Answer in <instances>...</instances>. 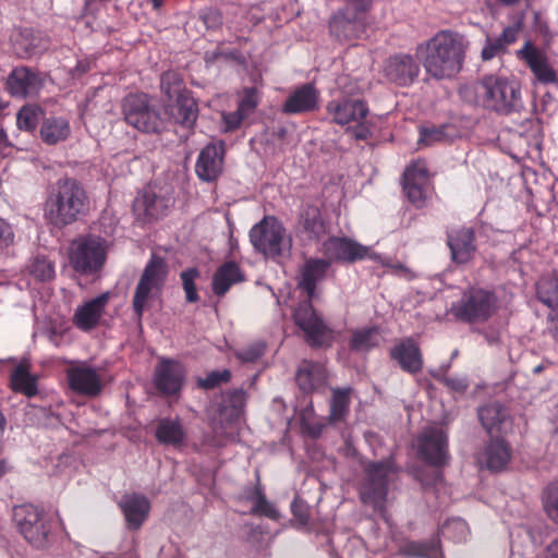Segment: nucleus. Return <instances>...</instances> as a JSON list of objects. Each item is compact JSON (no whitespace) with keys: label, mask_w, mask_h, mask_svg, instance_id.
I'll list each match as a JSON object with an SVG mask.
<instances>
[{"label":"nucleus","mask_w":558,"mask_h":558,"mask_svg":"<svg viewBox=\"0 0 558 558\" xmlns=\"http://www.w3.org/2000/svg\"><path fill=\"white\" fill-rule=\"evenodd\" d=\"M112 298L110 291H105L99 295L84 301L78 305L73 314V325L82 331L95 329L106 313V308Z\"/></svg>","instance_id":"18"},{"label":"nucleus","mask_w":558,"mask_h":558,"mask_svg":"<svg viewBox=\"0 0 558 558\" xmlns=\"http://www.w3.org/2000/svg\"><path fill=\"white\" fill-rule=\"evenodd\" d=\"M259 104V95L256 87H245L244 96L239 102L238 109L246 117L254 111Z\"/></svg>","instance_id":"55"},{"label":"nucleus","mask_w":558,"mask_h":558,"mask_svg":"<svg viewBox=\"0 0 558 558\" xmlns=\"http://www.w3.org/2000/svg\"><path fill=\"white\" fill-rule=\"evenodd\" d=\"M171 204V197L158 195L153 185H147L135 197L133 211L138 220L149 222L163 217Z\"/></svg>","instance_id":"17"},{"label":"nucleus","mask_w":558,"mask_h":558,"mask_svg":"<svg viewBox=\"0 0 558 558\" xmlns=\"http://www.w3.org/2000/svg\"><path fill=\"white\" fill-rule=\"evenodd\" d=\"M159 292V289L149 287L146 283L138 281L132 301V308L138 322L142 320L144 312L147 310L149 302Z\"/></svg>","instance_id":"46"},{"label":"nucleus","mask_w":558,"mask_h":558,"mask_svg":"<svg viewBox=\"0 0 558 558\" xmlns=\"http://www.w3.org/2000/svg\"><path fill=\"white\" fill-rule=\"evenodd\" d=\"M380 331L377 326H369L352 331L350 349L355 352H368L379 345Z\"/></svg>","instance_id":"39"},{"label":"nucleus","mask_w":558,"mask_h":558,"mask_svg":"<svg viewBox=\"0 0 558 558\" xmlns=\"http://www.w3.org/2000/svg\"><path fill=\"white\" fill-rule=\"evenodd\" d=\"M246 116L240 111L239 109H236L235 111L233 112H225L222 113V121H223V130L226 132H231V131H234L236 129L240 128L243 119L245 118Z\"/></svg>","instance_id":"61"},{"label":"nucleus","mask_w":558,"mask_h":558,"mask_svg":"<svg viewBox=\"0 0 558 558\" xmlns=\"http://www.w3.org/2000/svg\"><path fill=\"white\" fill-rule=\"evenodd\" d=\"M182 280L185 299L189 303H195L199 300L195 280L199 277V271L195 267L183 270L180 275Z\"/></svg>","instance_id":"51"},{"label":"nucleus","mask_w":558,"mask_h":558,"mask_svg":"<svg viewBox=\"0 0 558 558\" xmlns=\"http://www.w3.org/2000/svg\"><path fill=\"white\" fill-rule=\"evenodd\" d=\"M420 73V66L410 54L391 57L386 65L387 77L400 86H408L414 82Z\"/></svg>","instance_id":"27"},{"label":"nucleus","mask_w":558,"mask_h":558,"mask_svg":"<svg viewBox=\"0 0 558 558\" xmlns=\"http://www.w3.org/2000/svg\"><path fill=\"white\" fill-rule=\"evenodd\" d=\"M168 119L184 128H192L198 117V105L192 93L181 96L166 105Z\"/></svg>","instance_id":"30"},{"label":"nucleus","mask_w":558,"mask_h":558,"mask_svg":"<svg viewBox=\"0 0 558 558\" xmlns=\"http://www.w3.org/2000/svg\"><path fill=\"white\" fill-rule=\"evenodd\" d=\"M89 198L84 186L74 178H61L49 190L44 205L45 219L62 228L85 216Z\"/></svg>","instance_id":"2"},{"label":"nucleus","mask_w":558,"mask_h":558,"mask_svg":"<svg viewBox=\"0 0 558 558\" xmlns=\"http://www.w3.org/2000/svg\"><path fill=\"white\" fill-rule=\"evenodd\" d=\"M14 53L21 59L32 58L46 51L49 40L40 32L23 28L11 37Z\"/></svg>","instance_id":"24"},{"label":"nucleus","mask_w":558,"mask_h":558,"mask_svg":"<svg viewBox=\"0 0 558 558\" xmlns=\"http://www.w3.org/2000/svg\"><path fill=\"white\" fill-rule=\"evenodd\" d=\"M319 92L312 83H305L287 97L282 112L286 114H302L317 109Z\"/></svg>","instance_id":"25"},{"label":"nucleus","mask_w":558,"mask_h":558,"mask_svg":"<svg viewBox=\"0 0 558 558\" xmlns=\"http://www.w3.org/2000/svg\"><path fill=\"white\" fill-rule=\"evenodd\" d=\"M70 134V122L62 117L46 118L40 126V138L47 145H57L64 142Z\"/></svg>","instance_id":"37"},{"label":"nucleus","mask_w":558,"mask_h":558,"mask_svg":"<svg viewBox=\"0 0 558 558\" xmlns=\"http://www.w3.org/2000/svg\"><path fill=\"white\" fill-rule=\"evenodd\" d=\"M448 246L451 253V259L456 264H466L476 251L475 232L472 228H460L448 232Z\"/></svg>","instance_id":"26"},{"label":"nucleus","mask_w":558,"mask_h":558,"mask_svg":"<svg viewBox=\"0 0 558 558\" xmlns=\"http://www.w3.org/2000/svg\"><path fill=\"white\" fill-rule=\"evenodd\" d=\"M291 511L298 522L304 526L308 523L310 512L307 505L298 497L291 502Z\"/></svg>","instance_id":"59"},{"label":"nucleus","mask_w":558,"mask_h":558,"mask_svg":"<svg viewBox=\"0 0 558 558\" xmlns=\"http://www.w3.org/2000/svg\"><path fill=\"white\" fill-rule=\"evenodd\" d=\"M329 268L330 265L324 257H312L305 260L299 274L298 286L307 298L299 303L293 318L296 326L304 332L306 342L312 347L323 345L329 332L327 325L312 304L317 283L326 278Z\"/></svg>","instance_id":"1"},{"label":"nucleus","mask_w":558,"mask_h":558,"mask_svg":"<svg viewBox=\"0 0 558 558\" xmlns=\"http://www.w3.org/2000/svg\"><path fill=\"white\" fill-rule=\"evenodd\" d=\"M354 126H349L347 132H349L352 137L356 141H366L373 136L372 123L366 121L365 119L354 122Z\"/></svg>","instance_id":"58"},{"label":"nucleus","mask_w":558,"mask_h":558,"mask_svg":"<svg viewBox=\"0 0 558 558\" xmlns=\"http://www.w3.org/2000/svg\"><path fill=\"white\" fill-rule=\"evenodd\" d=\"M246 392L242 388L226 390L218 404L220 416L227 422L238 421L244 412Z\"/></svg>","instance_id":"35"},{"label":"nucleus","mask_w":558,"mask_h":558,"mask_svg":"<svg viewBox=\"0 0 558 558\" xmlns=\"http://www.w3.org/2000/svg\"><path fill=\"white\" fill-rule=\"evenodd\" d=\"M246 499L253 504V513L267 517L271 520L279 519L280 513L278 509L274 504L267 500L263 489L259 486H256L246 492Z\"/></svg>","instance_id":"44"},{"label":"nucleus","mask_w":558,"mask_h":558,"mask_svg":"<svg viewBox=\"0 0 558 558\" xmlns=\"http://www.w3.org/2000/svg\"><path fill=\"white\" fill-rule=\"evenodd\" d=\"M389 356L399 367L409 374H417L423 369L424 360L418 342L412 337L397 341L389 350Z\"/></svg>","instance_id":"21"},{"label":"nucleus","mask_w":558,"mask_h":558,"mask_svg":"<svg viewBox=\"0 0 558 558\" xmlns=\"http://www.w3.org/2000/svg\"><path fill=\"white\" fill-rule=\"evenodd\" d=\"M352 389L345 388H333L329 404V420L332 423L340 422L347 417L350 412L351 395Z\"/></svg>","instance_id":"42"},{"label":"nucleus","mask_w":558,"mask_h":558,"mask_svg":"<svg viewBox=\"0 0 558 558\" xmlns=\"http://www.w3.org/2000/svg\"><path fill=\"white\" fill-rule=\"evenodd\" d=\"M15 234L13 227L4 218L0 217V253H4L13 245Z\"/></svg>","instance_id":"57"},{"label":"nucleus","mask_w":558,"mask_h":558,"mask_svg":"<svg viewBox=\"0 0 558 558\" xmlns=\"http://www.w3.org/2000/svg\"><path fill=\"white\" fill-rule=\"evenodd\" d=\"M416 448L418 458L429 465L441 468L449 461L448 436L442 428L422 430L416 439Z\"/></svg>","instance_id":"13"},{"label":"nucleus","mask_w":558,"mask_h":558,"mask_svg":"<svg viewBox=\"0 0 558 558\" xmlns=\"http://www.w3.org/2000/svg\"><path fill=\"white\" fill-rule=\"evenodd\" d=\"M536 296L553 311L550 318L558 322V274L544 276L537 281Z\"/></svg>","instance_id":"38"},{"label":"nucleus","mask_w":558,"mask_h":558,"mask_svg":"<svg viewBox=\"0 0 558 558\" xmlns=\"http://www.w3.org/2000/svg\"><path fill=\"white\" fill-rule=\"evenodd\" d=\"M517 57L526 64L539 83L554 84L558 82L557 73L549 64L546 51L531 40H526L517 51Z\"/></svg>","instance_id":"15"},{"label":"nucleus","mask_w":558,"mask_h":558,"mask_svg":"<svg viewBox=\"0 0 558 558\" xmlns=\"http://www.w3.org/2000/svg\"><path fill=\"white\" fill-rule=\"evenodd\" d=\"M244 280V275L235 262H226L220 265L214 276L211 281L213 292L218 295H225L230 288Z\"/></svg>","instance_id":"34"},{"label":"nucleus","mask_w":558,"mask_h":558,"mask_svg":"<svg viewBox=\"0 0 558 558\" xmlns=\"http://www.w3.org/2000/svg\"><path fill=\"white\" fill-rule=\"evenodd\" d=\"M522 533H524L530 538L533 546H537L541 543V539L536 538L534 531L529 526H520L515 531H511L510 537L513 541L515 534L520 536Z\"/></svg>","instance_id":"63"},{"label":"nucleus","mask_w":558,"mask_h":558,"mask_svg":"<svg viewBox=\"0 0 558 558\" xmlns=\"http://www.w3.org/2000/svg\"><path fill=\"white\" fill-rule=\"evenodd\" d=\"M38 378L22 365L15 367L11 374V386L14 391L32 398L38 393Z\"/></svg>","instance_id":"41"},{"label":"nucleus","mask_w":558,"mask_h":558,"mask_svg":"<svg viewBox=\"0 0 558 558\" xmlns=\"http://www.w3.org/2000/svg\"><path fill=\"white\" fill-rule=\"evenodd\" d=\"M226 146L223 141L207 144L198 154L195 163L197 178L207 183L215 182L223 171Z\"/></svg>","instance_id":"16"},{"label":"nucleus","mask_w":558,"mask_h":558,"mask_svg":"<svg viewBox=\"0 0 558 558\" xmlns=\"http://www.w3.org/2000/svg\"><path fill=\"white\" fill-rule=\"evenodd\" d=\"M401 553L416 558H440V542L438 536L424 542H408L401 547Z\"/></svg>","instance_id":"40"},{"label":"nucleus","mask_w":558,"mask_h":558,"mask_svg":"<svg viewBox=\"0 0 558 558\" xmlns=\"http://www.w3.org/2000/svg\"><path fill=\"white\" fill-rule=\"evenodd\" d=\"M463 57L462 37L442 31L428 40L423 65L435 78L451 77L461 70Z\"/></svg>","instance_id":"3"},{"label":"nucleus","mask_w":558,"mask_h":558,"mask_svg":"<svg viewBox=\"0 0 558 558\" xmlns=\"http://www.w3.org/2000/svg\"><path fill=\"white\" fill-rule=\"evenodd\" d=\"M498 302L494 290L470 287L463 291L458 301L451 304L450 314L462 323L482 324L496 314Z\"/></svg>","instance_id":"6"},{"label":"nucleus","mask_w":558,"mask_h":558,"mask_svg":"<svg viewBox=\"0 0 558 558\" xmlns=\"http://www.w3.org/2000/svg\"><path fill=\"white\" fill-rule=\"evenodd\" d=\"M326 110L331 122L341 126L365 119L369 111L364 100L350 97L330 100L327 104Z\"/></svg>","instance_id":"19"},{"label":"nucleus","mask_w":558,"mask_h":558,"mask_svg":"<svg viewBox=\"0 0 558 558\" xmlns=\"http://www.w3.org/2000/svg\"><path fill=\"white\" fill-rule=\"evenodd\" d=\"M43 86L44 80L40 73L26 65L13 68L5 81L7 92L19 99L38 95Z\"/></svg>","instance_id":"14"},{"label":"nucleus","mask_w":558,"mask_h":558,"mask_svg":"<svg viewBox=\"0 0 558 558\" xmlns=\"http://www.w3.org/2000/svg\"><path fill=\"white\" fill-rule=\"evenodd\" d=\"M318 252L328 260L330 266L333 263L354 264L365 258L383 263L381 255L371 253L368 246L347 236H329L322 243Z\"/></svg>","instance_id":"11"},{"label":"nucleus","mask_w":558,"mask_h":558,"mask_svg":"<svg viewBox=\"0 0 558 558\" xmlns=\"http://www.w3.org/2000/svg\"><path fill=\"white\" fill-rule=\"evenodd\" d=\"M38 122V112L36 108L24 106L20 109L16 117V124L20 130L33 131Z\"/></svg>","instance_id":"53"},{"label":"nucleus","mask_w":558,"mask_h":558,"mask_svg":"<svg viewBox=\"0 0 558 558\" xmlns=\"http://www.w3.org/2000/svg\"><path fill=\"white\" fill-rule=\"evenodd\" d=\"M428 181L427 169L421 163L410 165L403 173L404 194L416 208H423L426 204Z\"/></svg>","instance_id":"23"},{"label":"nucleus","mask_w":558,"mask_h":558,"mask_svg":"<svg viewBox=\"0 0 558 558\" xmlns=\"http://www.w3.org/2000/svg\"><path fill=\"white\" fill-rule=\"evenodd\" d=\"M119 506L124 514L130 530H138L147 519L150 511V502L142 494L124 495Z\"/></svg>","instance_id":"29"},{"label":"nucleus","mask_w":558,"mask_h":558,"mask_svg":"<svg viewBox=\"0 0 558 558\" xmlns=\"http://www.w3.org/2000/svg\"><path fill=\"white\" fill-rule=\"evenodd\" d=\"M439 533L444 538L453 543H462L468 539L470 530L468 523L461 518H452L447 520L439 529Z\"/></svg>","instance_id":"47"},{"label":"nucleus","mask_w":558,"mask_h":558,"mask_svg":"<svg viewBox=\"0 0 558 558\" xmlns=\"http://www.w3.org/2000/svg\"><path fill=\"white\" fill-rule=\"evenodd\" d=\"M107 253V241L101 236H80L71 243L70 264L81 275L95 276L102 269Z\"/></svg>","instance_id":"9"},{"label":"nucleus","mask_w":558,"mask_h":558,"mask_svg":"<svg viewBox=\"0 0 558 558\" xmlns=\"http://www.w3.org/2000/svg\"><path fill=\"white\" fill-rule=\"evenodd\" d=\"M518 28L514 26H507L504 28L502 33L497 36L499 41L502 43V46L507 48V46L511 45L517 40Z\"/></svg>","instance_id":"62"},{"label":"nucleus","mask_w":558,"mask_h":558,"mask_svg":"<svg viewBox=\"0 0 558 558\" xmlns=\"http://www.w3.org/2000/svg\"><path fill=\"white\" fill-rule=\"evenodd\" d=\"M125 122L144 133H159L166 126V119L146 93H131L122 101Z\"/></svg>","instance_id":"8"},{"label":"nucleus","mask_w":558,"mask_h":558,"mask_svg":"<svg viewBox=\"0 0 558 558\" xmlns=\"http://www.w3.org/2000/svg\"><path fill=\"white\" fill-rule=\"evenodd\" d=\"M448 129L449 125L447 124L420 128L418 145L433 146L438 143L449 142L451 136L447 132Z\"/></svg>","instance_id":"48"},{"label":"nucleus","mask_w":558,"mask_h":558,"mask_svg":"<svg viewBox=\"0 0 558 558\" xmlns=\"http://www.w3.org/2000/svg\"><path fill=\"white\" fill-rule=\"evenodd\" d=\"M450 364H446L439 367L437 371H430V375L437 380L444 383L450 389L457 392H464L469 387L466 377H450L446 376L445 373L449 369Z\"/></svg>","instance_id":"50"},{"label":"nucleus","mask_w":558,"mask_h":558,"mask_svg":"<svg viewBox=\"0 0 558 558\" xmlns=\"http://www.w3.org/2000/svg\"><path fill=\"white\" fill-rule=\"evenodd\" d=\"M155 437L161 445L179 448L185 442L186 432L178 416L162 417L157 423Z\"/></svg>","instance_id":"33"},{"label":"nucleus","mask_w":558,"mask_h":558,"mask_svg":"<svg viewBox=\"0 0 558 558\" xmlns=\"http://www.w3.org/2000/svg\"><path fill=\"white\" fill-rule=\"evenodd\" d=\"M543 505L547 515L558 524V482L550 483L545 488Z\"/></svg>","instance_id":"52"},{"label":"nucleus","mask_w":558,"mask_h":558,"mask_svg":"<svg viewBox=\"0 0 558 558\" xmlns=\"http://www.w3.org/2000/svg\"><path fill=\"white\" fill-rule=\"evenodd\" d=\"M298 230L310 241H319L325 235L326 225L317 206L305 205L302 207Z\"/></svg>","instance_id":"32"},{"label":"nucleus","mask_w":558,"mask_h":558,"mask_svg":"<svg viewBox=\"0 0 558 558\" xmlns=\"http://www.w3.org/2000/svg\"><path fill=\"white\" fill-rule=\"evenodd\" d=\"M204 22L209 27H215V26L220 25L222 23V19H221V15L219 14L218 11L211 10V11H209L208 13H206L204 15Z\"/></svg>","instance_id":"64"},{"label":"nucleus","mask_w":558,"mask_h":558,"mask_svg":"<svg viewBox=\"0 0 558 558\" xmlns=\"http://www.w3.org/2000/svg\"><path fill=\"white\" fill-rule=\"evenodd\" d=\"M160 89L168 98L169 102L191 93L186 88L182 75L175 71L162 73L160 77Z\"/></svg>","instance_id":"43"},{"label":"nucleus","mask_w":558,"mask_h":558,"mask_svg":"<svg viewBox=\"0 0 558 558\" xmlns=\"http://www.w3.org/2000/svg\"><path fill=\"white\" fill-rule=\"evenodd\" d=\"M13 521L19 532L32 546L44 548L49 543L50 521L38 507L31 504L15 506Z\"/></svg>","instance_id":"10"},{"label":"nucleus","mask_w":558,"mask_h":558,"mask_svg":"<svg viewBox=\"0 0 558 558\" xmlns=\"http://www.w3.org/2000/svg\"><path fill=\"white\" fill-rule=\"evenodd\" d=\"M29 272L38 281H49L54 277V265L46 256L37 255L31 260Z\"/></svg>","instance_id":"49"},{"label":"nucleus","mask_w":558,"mask_h":558,"mask_svg":"<svg viewBox=\"0 0 558 558\" xmlns=\"http://www.w3.org/2000/svg\"><path fill=\"white\" fill-rule=\"evenodd\" d=\"M505 49L502 43L499 41L497 37H487L485 46L482 49V58L484 60H490Z\"/></svg>","instance_id":"60"},{"label":"nucleus","mask_w":558,"mask_h":558,"mask_svg":"<svg viewBox=\"0 0 558 558\" xmlns=\"http://www.w3.org/2000/svg\"><path fill=\"white\" fill-rule=\"evenodd\" d=\"M478 418L483 427L488 432H506L508 409L499 402H489L478 408Z\"/></svg>","instance_id":"36"},{"label":"nucleus","mask_w":558,"mask_h":558,"mask_svg":"<svg viewBox=\"0 0 558 558\" xmlns=\"http://www.w3.org/2000/svg\"><path fill=\"white\" fill-rule=\"evenodd\" d=\"M295 380L299 388L308 393L326 385L327 371L320 363L304 360L298 368Z\"/></svg>","instance_id":"31"},{"label":"nucleus","mask_w":558,"mask_h":558,"mask_svg":"<svg viewBox=\"0 0 558 558\" xmlns=\"http://www.w3.org/2000/svg\"><path fill=\"white\" fill-rule=\"evenodd\" d=\"M396 473L392 459L369 462L364 469V477L359 489L360 499L383 518H386L389 485Z\"/></svg>","instance_id":"5"},{"label":"nucleus","mask_w":558,"mask_h":558,"mask_svg":"<svg viewBox=\"0 0 558 558\" xmlns=\"http://www.w3.org/2000/svg\"><path fill=\"white\" fill-rule=\"evenodd\" d=\"M231 378L229 369L213 371L205 378L198 379V386L204 389H214L223 383H228Z\"/></svg>","instance_id":"54"},{"label":"nucleus","mask_w":558,"mask_h":558,"mask_svg":"<svg viewBox=\"0 0 558 558\" xmlns=\"http://www.w3.org/2000/svg\"><path fill=\"white\" fill-rule=\"evenodd\" d=\"M511 459L509 444L501 438L492 439L480 453L477 461L482 468L492 472H500L506 469Z\"/></svg>","instance_id":"28"},{"label":"nucleus","mask_w":558,"mask_h":558,"mask_svg":"<svg viewBox=\"0 0 558 558\" xmlns=\"http://www.w3.org/2000/svg\"><path fill=\"white\" fill-rule=\"evenodd\" d=\"M364 2L363 0H349L344 8L335 12L329 20L330 35L341 41L359 38L365 28L361 14L371 7L373 1Z\"/></svg>","instance_id":"12"},{"label":"nucleus","mask_w":558,"mask_h":558,"mask_svg":"<svg viewBox=\"0 0 558 558\" xmlns=\"http://www.w3.org/2000/svg\"><path fill=\"white\" fill-rule=\"evenodd\" d=\"M483 107L499 114L520 112L524 105L520 83L500 75H486L475 87Z\"/></svg>","instance_id":"4"},{"label":"nucleus","mask_w":558,"mask_h":558,"mask_svg":"<svg viewBox=\"0 0 558 558\" xmlns=\"http://www.w3.org/2000/svg\"><path fill=\"white\" fill-rule=\"evenodd\" d=\"M70 389L81 396L97 397L102 390V381L96 368L81 364L65 372Z\"/></svg>","instance_id":"20"},{"label":"nucleus","mask_w":558,"mask_h":558,"mask_svg":"<svg viewBox=\"0 0 558 558\" xmlns=\"http://www.w3.org/2000/svg\"><path fill=\"white\" fill-rule=\"evenodd\" d=\"M166 277L165 262L162 258L151 256L140 278L141 282L161 290Z\"/></svg>","instance_id":"45"},{"label":"nucleus","mask_w":558,"mask_h":558,"mask_svg":"<svg viewBox=\"0 0 558 558\" xmlns=\"http://www.w3.org/2000/svg\"><path fill=\"white\" fill-rule=\"evenodd\" d=\"M185 377V371L181 363L162 359L156 366L154 384L162 395H177L180 392Z\"/></svg>","instance_id":"22"},{"label":"nucleus","mask_w":558,"mask_h":558,"mask_svg":"<svg viewBox=\"0 0 558 558\" xmlns=\"http://www.w3.org/2000/svg\"><path fill=\"white\" fill-rule=\"evenodd\" d=\"M265 343L262 341L254 342L246 348L236 352V357L244 363L256 362L265 352Z\"/></svg>","instance_id":"56"},{"label":"nucleus","mask_w":558,"mask_h":558,"mask_svg":"<svg viewBox=\"0 0 558 558\" xmlns=\"http://www.w3.org/2000/svg\"><path fill=\"white\" fill-rule=\"evenodd\" d=\"M253 247L268 258L276 259L292 247V240L287 234L284 225L275 216H265L250 230Z\"/></svg>","instance_id":"7"}]
</instances>
